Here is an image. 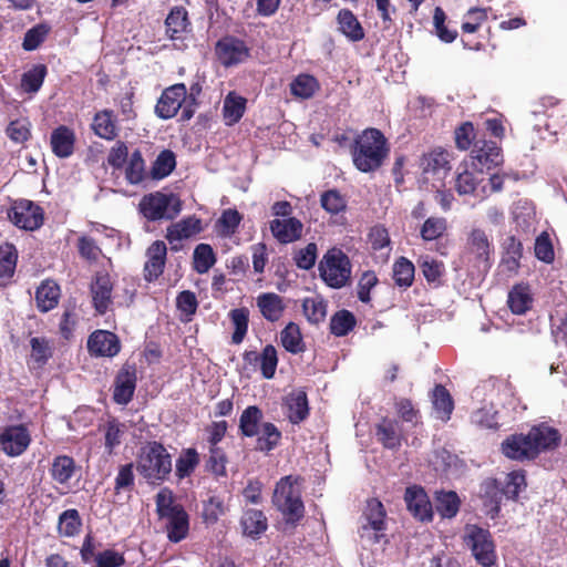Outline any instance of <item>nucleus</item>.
<instances>
[{
    "mask_svg": "<svg viewBox=\"0 0 567 567\" xmlns=\"http://www.w3.org/2000/svg\"><path fill=\"white\" fill-rule=\"evenodd\" d=\"M189 24L186 9L183 7H174L165 20L166 34L172 40L181 39L182 34L187 31Z\"/></svg>",
    "mask_w": 567,
    "mask_h": 567,
    "instance_id": "cd10ccee",
    "label": "nucleus"
},
{
    "mask_svg": "<svg viewBox=\"0 0 567 567\" xmlns=\"http://www.w3.org/2000/svg\"><path fill=\"white\" fill-rule=\"evenodd\" d=\"M167 248L164 241H154L146 250L147 261L144 266V277L147 281L157 279L164 270Z\"/></svg>",
    "mask_w": 567,
    "mask_h": 567,
    "instance_id": "a211bd4d",
    "label": "nucleus"
},
{
    "mask_svg": "<svg viewBox=\"0 0 567 567\" xmlns=\"http://www.w3.org/2000/svg\"><path fill=\"white\" fill-rule=\"evenodd\" d=\"M503 163L502 150L494 141H477L471 151V167L483 174Z\"/></svg>",
    "mask_w": 567,
    "mask_h": 567,
    "instance_id": "6e6552de",
    "label": "nucleus"
},
{
    "mask_svg": "<svg viewBox=\"0 0 567 567\" xmlns=\"http://www.w3.org/2000/svg\"><path fill=\"white\" fill-rule=\"evenodd\" d=\"M244 535L257 539L267 530V517L261 511L247 509L240 519Z\"/></svg>",
    "mask_w": 567,
    "mask_h": 567,
    "instance_id": "bb28decb",
    "label": "nucleus"
},
{
    "mask_svg": "<svg viewBox=\"0 0 567 567\" xmlns=\"http://www.w3.org/2000/svg\"><path fill=\"white\" fill-rule=\"evenodd\" d=\"M463 542L478 565L492 567L496 564V546L488 529L476 524H467L464 528Z\"/></svg>",
    "mask_w": 567,
    "mask_h": 567,
    "instance_id": "39448f33",
    "label": "nucleus"
},
{
    "mask_svg": "<svg viewBox=\"0 0 567 567\" xmlns=\"http://www.w3.org/2000/svg\"><path fill=\"white\" fill-rule=\"evenodd\" d=\"M320 205L328 214L337 215L346 210L347 200L338 189L332 188L321 194Z\"/></svg>",
    "mask_w": 567,
    "mask_h": 567,
    "instance_id": "13d9d810",
    "label": "nucleus"
},
{
    "mask_svg": "<svg viewBox=\"0 0 567 567\" xmlns=\"http://www.w3.org/2000/svg\"><path fill=\"white\" fill-rule=\"evenodd\" d=\"M259 368L265 379L270 380L278 365L277 350L272 344H267L260 353Z\"/></svg>",
    "mask_w": 567,
    "mask_h": 567,
    "instance_id": "0e129e2a",
    "label": "nucleus"
},
{
    "mask_svg": "<svg viewBox=\"0 0 567 567\" xmlns=\"http://www.w3.org/2000/svg\"><path fill=\"white\" fill-rule=\"evenodd\" d=\"M507 303L513 313L524 315L533 305L529 288L524 285L514 286L508 292Z\"/></svg>",
    "mask_w": 567,
    "mask_h": 567,
    "instance_id": "473e14b6",
    "label": "nucleus"
},
{
    "mask_svg": "<svg viewBox=\"0 0 567 567\" xmlns=\"http://www.w3.org/2000/svg\"><path fill=\"white\" fill-rule=\"evenodd\" d=\"M256 303L261 316L270 322L278 321L286 308L282 298L275 292L260 293L256 299Z\"/></svg>",
    "mask_w": 567,
    "mask_h": 567,
    "instance_id": "393cba45",
    "label": "nucleus"
},
{
    "mask_svg": "<svg viewBox=\"0 0 567 567\" xmlns=\"http://www.w3.org/2000/svg\"><path fill=\"white\" fill-rule=\"evenodd\" d=\"M351 268L349 257L338 248L328 250L318 267L321 279L333 289H340L348 285Z\"/></svg>",
    "mask_w": 567,
    "mask_h": 567,
    "instance_id": "423d86ee",
    "label": "nucleus"
},
{
    "mask_svg": "<svg viewBox=\"0 0 567 567\" xmlns=\"http://www.w3.org/2000/svg\"><path fill=\"white\" fill-rule=\"evenodd\" d=\"M246 99L230 92L224 101L223 112L228 124L239 122L246 110Z\"/></svg>",
    "mask_w": 567,
    "mask_h": 567,
    "instance_id": "a18cd8bd",
    "label": "nucleus"
},
{
    "mask_svg": "<svg viewBox=\"0 0 567 567\" xmlns=\"http://www.w3.org/2000/svg\"><path fill=\"white\" fill-rule=\"evenodd\" d=\"M375 435L378 441L382 443L385 449L396 450L401 445V437L398 433V424L394 421L384 419L377 425Z\"/></svg>",
    "mask_w": 567,
    "mask_h": 567,
    "instance_id": "4c0bfd02",
    "label": "nucleus"
},
{
    "mask_svg": "<svg viewBox=\"0 0 567 567\" xmlns=\"http://www.w3.org/2000/svg\"><path fill=\"white\" fill-rule=\"evenodd\" d=\"M166 518L168 519L166 526L168 539L173 543L183 540L187 536L189 528L188 515L185 509L175 512V514Z\"/></svg>",
    "mask_w": 567,
    "mask_h": 567,
    "instance_id": "c9c22d12",
    "label": "nucleus"
},
{
    "mask_svg": "<svg viewBox=\"0 0 567 567\" xmlns=\"http://www.w3.org/2000/svg\"><path fill=\"white\" fill-rule=\"evenodd\" d=\"M226 513L224 499L217 495L209 496L203 503V518L208 525L217 523L220 516Z\"/></svg>",
    "mask_w": 567,
    "mask_h": 567,
    "instance_id": "bf43d9fd",
    "label": "nucleus"
},
{
    "mask_svg": "<svg viewBox=\"0 0 567 567\" xmlns=\"http://www.w3.org/2000/svg\"><path fill=\"white\" fill-rule=\"evenodd\" d=\"M281 432L270 422H265L259 429L256 450L268 453L276 449L280 442Z\"/></svg>",
    "mask_w": 567,
    "mask_h": 567,
    "instance_id": "e433bc0d",
    "label": "nucleus"
},
{
    "mask_svg": "<svg viewBox=\"0 0 567 567\" xmlns=\"http://www.w3.org/2000/svg\"><path fill=\"white\" fill-rule=\"evenodd\" d=\"M215 50L218 60L226 68L244 63L250 56V49L246 42L233 35L219 39Z\"/></svg>",
    "mask_w": 567,
    "mask_h": 567,
    "instance_id": "9d476101",
    "label": "nucleus"
},
{
    "mask_svg": "<svg viewBox=\"0 0 567 567\" xmlns=\"http://www.w3.org/2000/svg\"><path fill=\"white\" fill-rule=\"evenodd\" d=\"M404 502L408 511L416 520L427 523L433 519V506L422 486H408L404 493Z\"/></svg>",
    "mask_w": 567,
    "mask_h": 567,
    "instance_id": "9b49d317",
    "label": "nucleus"
},
{
    "mask_svg": "<svg viewBox=\"0 0 567 567\" xmlns=\"http://www.w3.org/2000/svg\"><path fill=\"white\" fill-rule=\"evenodd\" d=\"M272 504L281 513L286 524L297 526L305 516L300 477L287 475L280 478L274 491Z\"/></svg>",
    "mask_w": 567,
    "mask_h": 567,
    "instance_id": "7ed1b4c3",
    "label": "nucleus"
},
{
    "mask_svg": "<svg viewBox=\"0 0 567 567\" xmlns=\"http://www.w3.org/2000/svg\"><path fill=\"white\" fill-rule=\"evenodd\" d=\"M8 216L16 226L25 230H35L43 224V209L29 199L16 200Z\"/></svg>",
    "mask_w": 567,
    "mask_h": 567,
    "instance_id": "1a4fd4ad",
    "label": "nucleus"
},
{
    "mask_svg": "<svg viewBox=\"0 0 567 567\" xmlns=\"http://www.w3.org/2000/svg\"><path fill=\"white\" fill-rule=\"evenodd\" d=\"M216 264V255L208 244H198L193 254V266L197 274H206Z\"/></svg>",
    "mask_w": 567,
    "mask_h": 567,
    "instance_id": "a19ab883",
    "label": "nucleus"
},
{
    "mask_svg": "<svg viewBox=\"0 0 567 567\" xmlns=\"http://www.w3.org/2000/svg\"><path fill=\"white\" fill-rule=\"evenodd\" d=\"M82 526V519L79 511L70 508L62 512L58 520V532L63 537H74L79 534Z\"/></svg>",
    "mask_w": 567,
    "mask_h": 567,
    "instance_id": "ea45409f",
    "label": "nucleus"
},
{
    "mask_svg": "<svg viewBox=\"0 0 567 567\" xmlns=\"http://www.w3.org/2000/svg\"><path fill=\"white\" fill-rule=\"evenodd\" d=\"M199 463V455L195 449L183 450L176 460L175 474L179 480L188 477Z\"/></svg>",
    "mask_w": 567,
    "mask_h": 567,
    "instance_id": "3c124183",
    "label": "nucleus"
},
{
    "mask_svg": "<svg viewBox=\"0 0 567 567\" xmlns=\"http://www.w3.org/2000/svg\"><path fill=\"white\" fill-rule=\"evenodd\" d=\"M501 486L505 492L506 499H516L520 491L526 486L525 474L522 471H514L506 475Z\"/></svg>",
    "mask_w": 567,
    "mask_h": 567,
    "instance_id": "680f3d73",
    "label": "nucleus"
},
{
    "mask_svg": "<svg viewBox=\"0 0 567 567\" xmlns=\"http://www.w3.org/2000/svg\"><path fill=\"white\" fill-rule=\"evenodd\" d=\"M120 340L115 333L96 330L87 339V350L94 357L113 358L120 352Z\"/></svg>",
    "mask_w": 567,
    "mask_h": 567,
    "instance_id": "dca6fc26",
    "label": "nucleus"
},
{
    "mask_svg": "<svg viewBox=\"0 0 567 567\" xmlns=\"http://www.w3.org/2000/svg\"><path fill=\"white\" fill-rule=\"evenodd\" d=\"M449 153L442 150H435L431 152L430 154L425 155L422 161L424 172L436 174L441 171L449 169Z\"/></svg>",
    "mask_w": 567,
    "mask_h": 567,
    "instance_id": "e2e57ef3",
    "label": "nucleus"
},
{
    "mask_svg": "<svg viewBox=\"0 0 567 567\" xmlns=\"http://www.w3.org/2000/svg\"><path fill=\"white\" fill-rule=\"evenodd\" d=\"M60 288L51 280L42 282L35 291V301L41 312H48L55 308L59 302Z\"/></svg>",
    "mask_w": 567,
    "mask_h": 567,
    "instance_id": "7c9ffc66",
    "label": "nucleus"
},
{
    "mask_svg": "<svg viewBox=\"0 0 567 567\" xmlns=\"http://www.w3.org/2000/svg\"><path fill=\"white\" fill-rule=\"evenodd\" d=\"M172 466V455L162 443L156 441L143 446L136 460V471L152 484L166 481Z\"/></svg>",
    "mask_w": 567,
    "mask_h": 567,
    "instance_id": "20e7f679",
    "label": "nucleus"
},
{
    "mask_svg": "<svg viewBox=\"0 0 567 567\" xmlns=\"http://www.w3.org/2000/svg\"><path fill=\"white\" fill-rule=\"evenodd\" d=\"M138 207L147 220H172L181 213L182 200L174 193L155 192L144 195Z\"/></svg>",
    "mask_w": 567,
    "mask_h": 567,
    "instance_id": "0eeeda50",
    "label": "nucleus"
},
{
    "mask_svg": "<svg viewBox=\"0 0 567 567\" xmlns=\"http://www.w3.org/2000/svg\"><path fill=\"white\" fill-rule=\"evenodd\" d=\"M385 511L382 503L375 498L367 502V507L361 516V523L372 526L375 530H384L385 528Z\"/></svg>",
    "mask_w": 567,
    "mask_h": 567,
    "instance_id": "79ce46f5",
    "label": "nucleus"
},
{
    "mask_svg": "<svg viewBox=\"0 0 567 567\" xmlns=\"http://www.w3.org/2000/svg\"><path fill=\"white\" fill-rule=\"evenodd\" d=\"M355 323V317L351 311H337L330 320V332L336 337H344L354 329Z\"/></svg>",
    "mask_w": 567,
    "mask_h": 567,
    "instance_id": "de8ad7c7",
    "label": "nucleus"
},
{
    "mask_svg": "<svg viewBox=\"0 0 567 567\" xmlns=\"http://www.w3.org/2000/svg\"><path fill=\"white\" fill-rule=\"evenodd\" d=\"M280 343L287 352L292 354L302 353L306 350L300 328L295 322H289L281 330Z\"/></svg>",
    "mask_w": 567,
    "mask_h": 567,
    "instance_id": "2f4dec72",
    "label": "nucleus"
},
{
    "mask_svg": "<svg viewBox=\"0 0 567 567\" xmlns=\"http://www.w3.org/2000/svg\"><path fill=\"white\" fill-rule=\"evenodd\" d=\"M94 133L104 138L113 140L116 136V126L111 111L104 110L95 114L92 123Z\"/></svg>",
    "mask_w": 567,
    "mask_h": 567,
    "instance_id": "49530a36",
    "label": "nucleus"
},
{
    "mask_svg": "<svg viewBox=\"0 0 567 567\" xmlns=\"http://www.w3.org/2000/svg\"><path fill=\"white\" fill-rule=\"evenodd\" d=\"M433 406L436 417L442 421H449L454 409V403L449 391L441 384L433 390Z\"/></svg>",
    "mask_w": 567,
    "mask_h": 567,
    "instance_id": "58836bf2",
    "label": "nucleus"
},
{
    "mask_svg": "<svg viewBox=\"0 0 567 567\" xmlns=\"http://www.w3.org/2000/svg\"><path fill=\"white\" fill-rule=\"evenodd\" d=\"M414 265L405 257H400L393 265V279L400 288H409L414 280Z\"/></svg>",
    "mask_w": 567,
    "mask_h": 567,
    "instance_id": "09e8293b",
    "label": "nucleus"
},
{
    "mask_svg": "<svg viewBox=\"0 0 567 567\" xmlns=\"http://www.w3.org/2000/svg\"><path fill=\"white\" fill-rule=\"evenodd\" d=\"M461 506V499L454 491H437L435 493V509L442 518H454Z\"/></svg>",
    "mask_w": 567,
    "mask_h": 567,
    "instance_id": "c85d7f7f",
    "label": "nucleus"
},
{
    "mask_svg": "<svg viewBox=\"0 0 567 567\" xmlns=\"http://www.w3.org/2000/svg\"><path fill=\"white\" fill-rule=\"evenodd\" d=\"M203 230L202 219L196 216H188L167 227L166 239L172 245V250L177 251L179 243L189 239Z\"/></svg>",
    "mask_w": 567,
    "mask_h": 567,
    "instance_id": "2eb2a0df",
    "label": "nucleus"
},
{
    "mask_svg": "<svg viewBox=\"0 0 567 567\" xmlns=\"http://www.w3.org/2000/svg\"><path fill=\"white\" fill-rule=\"evenodd\" d=\"M557 101L554 97H544L538 104L534 105V109L526 117V123L533 126V130L537 133L540 132L544 126L547 131L549 125L547 123L546 107L554 106Z\"/></svg>",
    "mask_w": 567,
    "mask_h": 567,
    "instance_id": "37998d69",
    "label": "nucleus"
},
{
    "mask_svg": "<svg viewBox=\"0 0 567 567\" xmlns=\"http://www.w3.org/2000/svg\"><path fill=\"white\" fill-rule=\"evenodd\" d=\"M558 430L540 423L534 425L528 433H515L507 436L501 444L502 453L511 460L530 461L540 453L555 450L560 443Z\"/></svg>",
    "mask_w": 567,
    "mask_h": 567,
    "instance_id": "f257e3e1",
    "label": "nucleus"
},
{
    "mask_svg": "<svg viewBox=\"0 0 567 567\" xmlns=\"http://www.w3.org/2000/svg\"><path fill=\"white\" fill-rule=\"evenodd\" d=\"M229 318L234 324V333H233V343L239 344L243 342L247 330H248V322H249V311L247 308H236L230 310Z\"/></svg>",
    "mask_w": 567,
    "mask_h": 567,
    "instance_id": "5fc2aeb1",
    "label": "nucleus"
},
{
    "mask_svg": "<svg viewBox=\"0 0 567 567\" xmlns=\"http://www.w3.org/2000/svg\"><path fill=\"white\" fill-rule=\"evenodd\" d=\"M446 230V219L443 217H430L421 227V237L425 241L439 239Z\"/></svg>",
    "mask_w": 567,
    "mask_h": 567,
    "instance_id": "338daca9",
    "label": "nucleus"
},
{
    "mask_svg": "<svg viewBox=\"0 0 567 567\" xmlns=\"http://www.w3.org/2000/svg\"><path fill=\"white\" fill-rule=\"evenodd\" d=\"M113 284L107 272L99 271L91 282L93 307L100 315L106 313L112 303Z\"/></svg>",
    "mask_w": 567,
    "mask_h": 567,
    "instance_id": "4468645a",
    "label": "nucleus"
},
{
    "mask_svg": "<svg viewBox=\"0 0 567 567\" xmlns=\"http://www.w3.org/2000/svg\"><path fill=\"white\" fill-rule=\"evenodd\" d=\"M18 252L13 245L0 246V278L10 279L14 275Z\"/></svg>",
    "mask_w": 567,
    "mask_h": 567,
    "instance_id": "6e6d98bb",
    "label": "nucleus"
},
{
    "mask_svg": "<svg viewBox=\"0 0 567 567\" xmlns=\"http://www.w3.org/2000/svg\"><path fill=\"white\" fill-rule=\"evenodd\" d=\"M339 31L351 42H359L364 39V30L358 18L349 9H341L337 16Z\"/></svg>",
    "mask_w": 567,
    "mask_h": 567,
    "instance_id": "a878e982",
    "label": "nucleus"
},
{
    "mask_svg": "<svg viewBox=\"0 0 567 567\" xmlns=\"http://www.w3.org/2000/svg\"><path fill=\"white\" fill-rule=\"evenodd\" d=\"M388 141L378 128H367L354 138L351 147L353 165L362 173L378 171L389 155Z\"/></svg>",
    "mask_w": 567,
    "mask_h": 567,
    "instance_id": "f03ea898",
    "label": "nucleus"
},
{
    "mask_svg": "<svg viewBox=\"0 0 567 567\" xmlns=\"http://www.w3.org/2000/svg\"><path fill=\"white\" fill-rule=\"evenodd\" d=\"M176 166L175 154L169 150L162 151L152 166V177L155 179H162L168 176Z\"/></svg>",
    "mask_w": 567,
    "mask_h": 567,
    "instance_id": "864d4df0",
    "label": "nucleus"
},
{
    "mask_svg": "<svg viewBox=\"0 0 567 567\" xmlns=\"http://www.w3.org/2000/svg\"><path fill=\"white\" fill-rule=\"evenodd\" d=\"M262 411L257 405L247 406L239 417V431L243 436L254 437L261 427Z\"/></svg>",
    "mask_w": 567,
    "mask_h": 567,
    "instance_id": "c756f323",
    "label": "nucleus"
},
{
    "mask_svg": "<svg viewBox=\"0 0 567 567\" xmlns=\"http://www.w3.org/2000/svg\"><path fill=\"white\" fill-rule=\"evenodd\" d=\"M243 217L237 209L228 208L223 212L217 220L220 234L225 237L234 235Z\"/></svg>",
    "mask_w": 567,
    "mask_h": 567,
    "instance_id": "774afa93",
    "label": "nucleus"
},
{
    "mask_svg": "<svg viewBox=\"0 0 567 567\" xmlns=\"http://www.w3.org/2000/svg\"><path fill=\"white\" fill-rule=\"evenodd\" d=\"M285 405L288 410L287 416L292 424H299L309 415L307 393L301 389L290 392L285 399Z\"/></svg>",
    "mask_w": 567,
    "mask_h": 567,
    "instance_id": "5701e85b",
    "label": "nucleus"
},
{
    "mask_svg": "<svg viewBox=\"0 0 567 567\" xmlns=\"http://www.w3.org/2000/svg\"><path fill=\"white\" fill-rule=\"evenodd\" d=\"M145 177V163L142 153L136 150L132 153L125 169V178L132 185L140 184Z\"/></svg>",
    "mask_w": 567,
    "mask_h": 567,
    "instance_id": "052dcab7",
    "label": "nucleus"
},
{
    "mask_svg": "<svg viewBox=\"0 0 567 567\" xmlns=\"http://www.w3.org/2000/svg\"><path fill=\"white\" fill-rule=\"evenodd\" d=\"M49 31L50 28L43 23L32 27L24 33L22 48L25 51H33L38 49L40 44L45 40Z\"/></svg>",
    "mask_w": 567,
    "mask_h": 567,
    "instance_id": "69168bd1",
    "label": "nucleus"
},
{
    "mask_svg": "<svg viewBox=\"0 0 567 567\" xmlns=\"http://www.w3.org/2000/svg\"><path fill=\"white\" fill-rule=\"evenodd\" d=\"M483 498L485 514L492 519L496 518L499 511L501 504L505 498V492L501 486L499 480L487 481L483 484Z\"/></svg>",
    "mask_w": 567,
    "mask_h": 567,
    "instance_id": "b1692460",
    "label": "nucleus"
},
{
    "mask_svg": "<svg viewBox=\"0 0 567 567\" xmlns=\"http://www.w3.org/2000/svg\"><path fill=\"white\" fill-rule=\"evenodd\" d=\"M187 89L184 83L174 84L163 91L155 106L156 115L162 120L174 117L186 101Z\"/></svg>",
    "mask_w": 567,
    "mask_h": 567,
    "instance_id": "f8f14e48",
    "label": "nucleus"
},
{
    "mask_svg": "<svg viewBox=\"0 0 567 567\" xmlns=\"http://www.w3.org/2000/svg\"><path fill=\"white\" fill-rule=\"evenodd\" d=\"M30 441V434L22 424L7 426L0 434L1 449L9 456L21 455L28 449Z\"/></svg>",
    "mask_w": 567,
    "mask_h": 567,
    "instance_id": "ddd939ff",
    "label": "nucleus"
},
{
    "mask_svg": "<svg viewBox=\"0 0 567 567\" xmlns=\"http://www.w3.org/2000/svg\"><path fill=\"white\" fill-rule=\"evenodd\" d=\"M503 264L513 271L519 267V259L523 256V245L514 236H508L503 243Z\"/></svg>",
    "mask_w": 567,
    "mask_h": 567,
    "instance_id": "8fccbe9b",
    "label": "nucleus"
},
{
    "mask_svg": "<svg viewBox=\"0 0 567 567\" xmlns=\"http://www.w3.org/2000/svg\"><path fill=\"white\" fill-rule=\"evenodd\" d=\"M136 389V373L134 370L123 368L114 380L113 400L120 405L128 404Z\"/></svg>",
    "mask_w": 567,
    "mask_h": 567,
    "instance_id": "aec40b11",
    "label": "nucleus"
},
{
    "mask_svg": "<svg viewBox=\"0 0 567 567\" xmlns=\"http://www.w3.org/2000/svg\"><path fill=\"white\" fill-rule=\"evenodd\" d=\"M75 472V462L71 456L58 455L53 458L50 474L53 481L66 485Z\"/></svg>",
    "mask_w": 567,
    "mask_h": 567,
    "instance_id": "72a5a7b5",
    "label": "nucleus"
},
{
    "mask_svg": "<svg viewBox=\"0 0 567 567\" xmlns=\"http://www.w3.org/2000/svg\"><path fill=\"white\" fill-rule=\"evenodd\" d=\"M302 312L312 324L322 322L327 316V302L321 297H308L302 300Z\"/></svg>",
    "mask_w": 567,
    "mask_h": 567,
    "instance_id": "c03bdc74",
    "label": "nucleus"
},
{
    "mask_svg": "<svg viewBox=\"0 0 567 567\" xmlns=\"http://www.w3.org/2000/svg\"><path fill=\"white\" fill-rule=\"evenodd\" d=\"M484 178H478L474 172L468 171L467 165L455 178V189L458 195H475L484 198L488 195Z\"/></svg>",
    "mask_w": 567,
    "mask_h": 567,
    "instance_id": "412c9836",
    "label": "nucleus"
},
{
    "mask_svg": "<svg viewBox=\"0 0 567 567\" xmlns=\"http://www.w3.org/2000/svg\"><path fill=\"white\" fill-rule=\"evenodd\" d=\"M47 66L44 64H35L27 71L21 79V87L27 93H37L45 79Z\"/></svg>",
    "mask_w": 567,
    "mask_h": 567,
    "instance_id": "603ef678",
    "label": "nucleus"
},
{
    "mask_svg": "<svg viewBox=\"0 0 567 567\" xmlns=\"http://www.w3.org/2000/svg\"><path fill=\"white\" fill-rule=\"evenodd\" d=\"M318 87L316 78L309 74L298 75L290 84L291 94L300 99H310Z\"/></svg>",
    "mask_w": 567,
    "mask_h": 567,
    "instance_id": "4d7b16f0",
    "label": "nucleus"
},
{
    "mask_svg": "<svg viewBox=\"0 0 567 567\" xmlns=\"http://www.w3.org/2000/svg\"><path fill=\"white\" fill-rule=\"evenodd\" d=\"M272 236L280 244H289L298 240L302 235V223L296 217L286 219L276 218L269 224Z\"/></svg>",
    "mask_w": 567,
    "mask_h": 567,
    "instance_id": "6ab92c4d",
    "label": "nucleus"
},
{
    "mask_svg": "<svg viewBox=\"0 0 567 567\" xmlns=\"http://www.w3.org/2000/svg\"><path fill=\"white\" fill-rule=\"evenodd\" d=\"M467 249L475 259L483 264L484 269L491 267V256L494 251L493 245L486 233L481 228H474L467 238Z\"/></svg>",
    "mask_w": 567,
    "mask_h": 567,
    "instance_id": "f3484780",
    "label": "nucleus"
},
{
    "mask_svg": "<svg viewBox=\"0 0 567 567\" xmlns=\"http://www.w3.org/2000/svg\"><path fill=\"white\" fill-rule=\"evenodd\" d=\"M551 334L556 344L567 347V305H557L550 313Z\"/></svg>",
    "mask_w": 567,
    "mask_h": 567,
    "instance_id": "f704fd0d",
    "label": "nucleus"
},
{
    "mask_svg": "<svg viewBox=\"0 0 567 567\" xmlns=\"http://www.w3.org/2000/svg\"><path fill=\"white\" fill-rule=\"evenodd\" d=\"M51 148L55 156L68 158L74 152L75 134L65 125H60L51 133Z\"/></svg>",
    "mask_w": 567,
    "mask_h": 567,
    "instance_id": "4be33fe9",
    "label": "nucleus"
}]
</instances>
